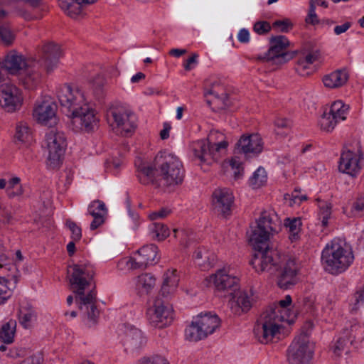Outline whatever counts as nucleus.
Masks as SVG:
<instances>
[{"instance_id": "1", "label": "nucleus", "mask_w": 364, "mask_h": 364, "mask_svg": "<svg viewBox=\"0 0 364 364\" xmlns=\"http://www.w3.org/2000/svg\"><path fill=\"white\" fill-rule=\"evenodd\" d=\"M279 226L276 215L267 211L261 213L256 225L252 228L250 237L255 250L250 263L257 272H268L274 274L280 270L278 286L287 289L297 282L298 267L295 260L287 259L277 249L268 245L270 237L278 232Z\"/></svg>"}, {"instance_id": "2", "label": "nucleus", "mask_w": 364, "mask_h": 364, "mask_svg": "<svg viewBox=\"0 0 364 364\" xmlns=\"http://www.w3.org/2000/svg\"><path fill=\"white\" fill-rule=\"evenodd\" d=\"M61 50L57 44L49 43L42 48L41 60L26 58L16 50L9 51L4 57L1 68L11 75L22 72L21 81L28 89L38 85L42 78L41 68L43 66L48 73L57 68Z\"/></svg>"}, {"instance_id": "3", "label": "nucleus", "mask_w": 364, "mask_h": 364, "mask_svg": "<svg viewBox=\"0 0 364 364\" xmlns=\"http://www.w3.org/2000/svg\"><path fill=\"white\" fill-rule=\"evenodd\" d=\"M95 272L90 265L74 264L68 270L70 289L75 295L82 321L92 327L97 323L100 311L96 306Z\"/></svg>"}, {"instance_id": "4", "label": "nucleus", "mask_w": 364, "mask_h": 364, "mask_svg": "<svg viewBox=\"0 0 364 364\" xmlns=\"http://www.w3.org/2000/svg\"><path fill=\"white\" fill-rule=\"evenodd\" d=\"M137 177L141 183L147 185L158 178L167 186L181 184L185 176V169L180 159L167 151H160L154 159V168L136 158L134 162Z\"/></svg>"}, {"instance_id": "5", "label": "nucleus", "mask_w": 364, "mask_h": 364, "mask_svg": "<svg viewBox=\"0 0 364 364\" xmlns=\"http://www.w3.org/2000/svg\"><path fill=\"white\" fill-rule=\"evenodd\" d=\"M60 105L70 112V125L75 132L92 130L97 124L95 110L77 86L64 84L57 89Z\"/></svg>"}, {"instance_id": "6", "label": "nucleus", "mask_w": 364, "mask_h": 364, "mask_svg": "<svg viewBox=\"0 0 364 364\" xmlns=\"http://www.w3.org/2000/svg\"><path fill=\"white\" fill-rule=\"evenodd\" d=\"M291 301V296L287 295L261 314L254 328L255 335L260 343H268L279 338L284 325L294 322L296 315L289 309Z\"/></svg>"}, {"instance_id": "7", "label": "nucleus", "mask_w": 364, "mask_h": 364, "mask_svg": "<svg viewBox=\"0 0 364 364\" xmlns=\"http://www.w3.org/2000/svg\"><path fill=\"white\" fill-rule=\"evenodd\" d=\"M355 259L351 247L340 238L328 242L321 252V263L324 270L333 275L345 272Z\"/></svg>"}, {"instance_id": "8", "label": "nucleus", "mask_w": 364, "mask_h": 364, "mask_svg": "<svg viewBox=\"0 0 364 364\" xmlns=\"http://www.w3.org/2000/svg\"><path fill=\"white\" fill-rule=\"evenodd\" d=\"M312 328L313 323L307 321L289 346L287 351L289 364H308L313 358L314 346L309 342L308 332Z\"/></svg>"}, {"instance_id": "9", "label": "nucleus", "mask_w": 364, "mask_h": 364, "mask_svg": "<svg viewBox=\"0 0 364 364\" xmlns=\"http://www.w3.org/2000/svg\"><path fill=\"white\" fill-rule=\"evenodd\" d=\"M42 146L47 154V167L52 169L59 167L62 164L63 156L67 147L64 132L57 129L48 131L45 134Z\"/></svg>"}, {"instance_id": "10", "label": "nucleus", "mask_w": 364, "mask_h": 364, "mask_svg": "<svg viewBox=\"0 0 364 364\" xmlns=\"http://www.w3.org/2000/svg\"><path fill=\"white\" fill-rule=\"evenodd\" d=\"M220 326V319L215 314L205 313L198 315L185 330L186 338L198 341L213 334Z\"/></svg>"}, {"instance_id": "11", "label": "nucleus", "mask_w": 364, "mask_h": 364, "mask_svg": "<svg viewBox=\"0 0 364 364\" xmlns=\"http://www.w3.org/2000/svg\"><path fill=\"white\" fill-rule=\"evenodd\" d=\"M269 43L268 50L263 55H259L258 59L282 65L293 59L299 53L297 50H287L290 46V41L285 36H272Z\"/></svg>"}, {"instance_id": "12", "label": "nucleus", "mask_w": 364, "mask_h": 364, "mask_svg": "<svg viewBox=\"0 0 364 364\" xmlns=\"http://www.w3.org/2000/svg\"><path fill=\"white\" fill-rule=\"evenodd\" d=\"M225 145V143L222 142L215 151L210 143L205 139H201L193 141L190 144V150L195 160H198L201 164H211L220 159Z\"/></svg>"}, {"instance_id": "13", "label": "nucleus", "mask_w": 364, "mask_h": 364, "mask_svg": "<svg viewBox=\"0 0 364 364\" xmlns=\"http://www.w3.org/2000/svg\"><path fill=\"white\" fill-rule=\"evenodd\" d=\"M349 112V106L342 100L333 102L328 113H324L320 119L321 129L325 132H332L336 125L346 120Z\"/></svg>"}, {"instance_id": "14", "label": "nucleus", "mask_w": 364, "mask_h": 364, "mask_svg": "<svg viewBox=\"0 0 364 364\" xmlns=\"http://www.w3.org/2000/svg\"><path fill=\"white\" fill-rule=\"evenodd\" d=\"M149 322L155 327L162 328L170 325L173 320L172 306L161 299L155 300L146 312Z\"/></svg>"}, {"instance_id": "15", "label": "nucleus", "mask_w": 364, "mask_h": 364, "mask_svg": "<svg viewBox=\"0 0 364 364\" xmlns=\"http://www.w3.org/2000/svg\"><path fill=\"white\" fill-rule=\"evenodd\" d=\"M113 126L122 135H127L134 132L136 125V116L127 107L114 106L110 109Z\"/></svg>"}, {"instance_id": "16", "label": "nucleus", "mask_w": 364, "mask_h": 364, "mask_svg": "<svg viewBox=\"0 0 364 364\" xmlns=\"http://www.w3.org/2000/svg\"><path fill=\"white\" fill-rule=\"evenodd\" d=\"M23 102L22 92L16 85L11 83L0 85V106L4 111L16 112L21 109Z\"/></svg>"}, {"instance_id": "17", "label": "nucleus", "mask_w": 364, "mask_h": 364, "mask_svg": "<svg viewBox=\"0 0 364 364\" xmlns=\"http://www.w3.org/2000/svg\"><path fill=\"white\" fill-rule=\"evenodd\" d=\"M158 254L159 249L156 245H144L126 261V265L133 269H144L159 261Z\"/></svg>"}, {"instance_id": "18", "label": "nucleus", "mask_w": 364, "mask_h": 364, "mask_svg": "<svg viewBox=\"0 0 364 364\" xmlns=\"http://www.w3.org/2000/svg\"><path fill=\"white\" fill-rule=\"evenodd\" d=\"M363 155L359 149L345 150L341 154L338 164L340 171L356 176L362 168Z\"/></svg>"}, {"instance_id": "19", "label": "nucleus", "mask_w": 364, "mask_h": 364, "mask_svg": "<svg viewBox=\"0 0 364 364\" xmlns=\"http://www.w3.org/2000/svg\"><path fill=\"white\" fill-rule=\"evenodd\" d=\"M210 282L213 284L218 291L228 292L230 294L239 289V278L230 274L225 269H220L212 274Z\"/></svg>"}, {"instance_id": "20", "label": "nucleus", "mask_w": 364, "mask_h": 364, "mask_svg": "<svg viewBox=\"0 0 364 364\" xmlns=\"http://www.w3.org/2000/svg\"><path fill=\"white\" fill-rule=\"evenodd\" d=\"M57 105L50 99H45L38 102L33 109V117L44 125H52L56 123Z\"/></svg>"}, {"instance_id": "21", "label": "nucleus", "mask_w": 364, "mask_h": 364, "mask_svg": "<svg viewBox=\"0 0 364 364\" xmlns=\"http://www.w3.org/2000/svg\"><path fill=\"white\" fill-rule=\"evenodd\" d=\"M146 343V337L139 328L133 326H124V335L122 344L127 353H134L141 350Z\"/></svg>"}, {"instance_id": "22", "label": "nucleus", "mask_w": 364, "mask_h": 364, "mask_svg": "<svg viewBox=\"0 0 364 364\" xmlns=\"http://www.w3.org/2000/svg\"><path fill=\"white\" fill-rule=\"evenodd\" d=\"M231 295L230 306L235 314L240 315L242 313H247L250 310L254 302V293L252 289H237Z\"/></svg>"}, {"instance_id": "23", "label": "nucleus", "mask_w": 364, "mask_h": 364, "mask_svg": "<svg viewBox=\"0 0 364 364\" xmlns=\"http://www.w3.org/2000/svg\"><path fill=\"white\" fill-rule=\"evenodd\" d=\"M234 202L232 192L226 188H218L214 191L212 196V204L215 212L227 217L230 214L231 208Z\"/></svg>"}, {"instance_id": "24", "label": "nucleus", "mask_w": 364, "mask_h": 364, "mask_svg": "<svg viewBox=\"0 0 364 364\" xmlns=\"http://www.w3.org/2000/svg\"><path fill=\"white\" fill-rule=\"evenodd\" d=\"M107 213V209L105 203L100 200L92 201L87 207V215L93 218L90 224V229L94 230L105 223V216Z\"/></svg>"}, {"instance_id": "25", "label": "nucleus", "mask_w": 364, "mask_h": 364, "mask_svg": "<svg viewBox=\"0 0 364 364\" xmlns=\"http://www.w3.org/2000/svg\"><path fill=\"white\" fill-rule=\"evenodd\" d=\"M349 73L346 68L338 69L326 74L322 77V82L326 88L337 89L346 84Z\"/></svg>"}, {"instance_id": "26", "label": "nucleus", "mask_w": 364, "mask_h": 364, "mask_svg": "<svg viewBox=\"0 0 364 364\" xmlns=\"http://www.w3.org/2000/svg\"><path fill=\"white\" fill-rule=\"evenodd\" d=\"M237 146L244 154H259L262 151L263 143L260 135L253 134L242 136L237 142Z\"/></svg>"}, {"instance_id": "27", "label": "nucleus", "mask_w": 364, "mask_h": 364, "mask_svg": "<svg viewBox=\"0 0 364 364\" xmlns=\"http://www.w3.org/2000/svg\"><path fill=\"white\" fill-rule=\"evenodd\" d=\"M193 257L196 264L202 270H208L213 267L217 261L215 254L204 247L196 250Z\"/></svg>"}, {"instance_id": "28", "label": "nucleus", "mask_w": 364, "mask_h": 364, "mask_svg": "<svg viewBox=\"0 0 364 364\" xmlns=\"http://www.w3.org/2000/svg\"><path fill=\"white\" fill-rule=\"evenodd\" d=\"M161 293L164 296L168 297L173 295L177 290L179 283V275L175 269H168L163 277Z\"/></svg>"}, {"instance_id": "29", "label": "nucleus", "mask_w": 364, "mask_h": 364, "mask_svg": "<svg viewBox=\"0 0 364 364\" xmlns=\"http://www.w3.org/2000/svg\"><path fill=\"white\" fill-rule=\"evenodd\" d=\"M96 0H58L59 6L71 18H77L82 12V4H92Z\"/></svg>"}, {"instance_id": "30", "label": "nucleus", "mask_w": 364, "mask_h": 364, "mask_svg": "<svg viewBox=\"0 0 364 364\" xmlns=\"http://www.w3.org/2000/svg\"><path fill=\"white\" fill-rule=\"evenodd\" d=\"M155 277L149 273L141 274L134 279L135 289L139 294H148L154 287Z\"/></svg>"}, {"instance_id": "31", "label": "nucleus", "mask_w": 364, "mask_h": 364, "mask_svg": "<svg viewBox=\"0 0 364 364\" xmlns=\"http://www.w3.org/2000/svg\"><path fill=\"white\" fill-rule=\"evenodd\" d=\"M284 226L289 233V238L291 242L300 238L302 222L300 218H287L284 220Z\"/></svg>"}, {"instance_id": "32", "label": "nucleus", "mask_w": 364, "mask_h": 364, "mask_svg": "<svg viewBox=\"0 0 364 364\" xmlns=\"http://www.w3.org/2000/svg\"><path fill=\"white\" fill-rule=\"evenodd\" d=\"M18 320L24 328H29L36 320L35 310L29 305L21 306L18 313Z\"/></svg>"}, {"instance_id": "33", "label": "nucleus", "mask_w": 364, "mask_h": 364, "mask_svg": "<svg viewBox=\"0 0 364 364\" xmlns=\"http://www.w3.org/2000/svg\"><path fill=\"white\" fill-rule=\"evenodd\" d=\"M7 16V12L0 10V39L6 46L12 44L15 39V36L11 30L9 24L3 21V18Z\"/></svg>"}, {"instance_id": "34", "label": "nucleus", "mask_w": 364, "mask_h": 364, "mask_svg": "<svg viewBox=\"0 0 364 364\" xmlns=\"http://www.w3.org/2000/svg\"><path fill=\"white\" fill-rule=\"evenodd\" d=\"M16 327V322L12 319L4 324L0 329V340L4 343H11L14 341Z\"/></svg>"}, {"instance_id": "35", "label": "nucleus", "mask_w": 364, "mask_h": 364, "mask_svg": "<svg viewBox=\"0 0 364 364\" xmlns=\"http://www.w3.org/2000/svg\"><path fill=\"white\" fill-rule=\"evenodd\" d=\"M6 193L10 198L19 197L23 194V188L19 177L13 176L8 180Z\"/></svg>"}, {"instance_id": "36", "label": "nucleus", "mask_w": 364, "mask_h": 364, "mask_svg": "<svg viewBox=\"0 0 364 364\" xmlns=\"http://www.w3.org/2000/svg\"><path fill=\"white\" fill-rule=\"evenodd\" d=\"M318 219L321 223L322 227L326 228L328 225V220L331 216V203L328 201L318 200Z\"/></svg>"}, {"instance_id": "37", "label": "nucleus", "mask_w": 364, "mask_h": 364, "mask_svg": "<svg viewBox=\"0 0 364 364\" xmlns=\"http://www.w3.org/2000/svg\"><path fill=\"white\" fill-rule=\"evenodd\" d=\"M223 92V87L218 80L215 79H208L205 80L204 85V95L205 97L213 95L218 98Z\"/></svg>"}, {"instance_id": "38", "label": "nucleus", "mask_w": 364, "mask_h": 364, "mask_svg": "<svg viewBox=\"0 0 364 364\" xmlns=\"http://www.w3.org/2000/svg\"><path fill=\"white\" fill-rule=\"evenodd\" d=\"M267 181V174L265 169L259 166L249 179L250 186L257 189L264 186Z\"/></svg>"}, {"instance_id": "39", "label": "nucleus", "mask_w": 364, "mask_h": 364, "mask_svg": "<svg viewBox=\"0 0 364 364\" xmlns=\"http://www.w3.org/2000/svg\"><path fill=\"white\" fill-rule=\"evenodd\" d=\"M149 232L153 238L162 241L170 235L169 229L164 224L154 223L149 226Z\"/></svg>"}, {"instance_id": "40", "label": "nucleus", "mask_w": 364, "mask_h": 364, "mask_svg": "<svg viewBox=\"0 0 364 364\" xmlns=\"http://www.w3.org/2000/svg\"><path fill=\"white\" fill-rule=\"evenodd\" d=\"M206 141L207 142L210 143V144L215 149V151H216V148H218L219 144H220L222 142H224L225 145L223 154L225 152L227 147L228 146V143L225 140V135L222 132L217 130L211 131Z\"/></svg>"}, {"instance_id": "41", "label": "nucleus", "mask_w": 364, "mask_h": 364, "mask_svg": "<svg viewBox=\"0 0 364 364\" xmlns=\"http://www.w3.org/2000/svg\"><path fill=\"white\" fill-rule=\"evenodd\" d=\"M15 136L22 142H28L31 139V131L27 123L20 122L16 124Z\"/></svg>"}, {"instance_id": "42", "label": "nucleus", "mask_w": 364, "mask_h": 364, "mask_svg": "<svg viewBox=\"0 0 364 364\" xmlns=\"http://www.w3.org/2000/svg\"><path fill=\"white\" fill-rule=\"evenodd\" d=\"M12 295L9 281L4 277H0V305L5 304Z\"/></svg>"}, {"instance_id": "43", "label": "nucleus", "mask_w": 364, "mask_h": 364, "mask_svg": "<svg viewBox=\"0 0 364 364\" xmlns=\"http://www.w3.org/2000/svg\"><path fill=\"white\" fill-rule=\"evenodd\" d=\"M295 70L300 76L302 77L309 76L314 73L312 65L306 62L300 57L296 61Z\"/></svg>"}, {"instance_id": "44", "label": "nucleus", "mask_w": 364, "mask_h": 364, "mask_svg": "<svg viewBox=\"0 0 364 364\" xmlns=\"http://www.w3.org/2000/svg\"><path fill=\"white\" fill-rule=\"evenodd\" d=\"M175 237H180V243L184 247H188L191 245V243L193 240V234L192 232H189L187 230H178L176 229L173 230Z\"/></svg>"}, {"instance_id": "45", "label": "nucleus", "mask_w": 364, "mask_h": 364, "mask_svg": "<svg viewBox=\"0 0 364 364\" xmlns=\"http://www.w3.org/2000/svg\"><path fill=\"white\" fill-rule=\"evenodd\" d=\"M272 28L277 31L287 33L293 28V23L289 18L277 20L273 22Z\"/></svg>"}, {"instance_id": "46", "label": "nucleus", "mask_w": 364, "mask_h": 364, "mask_svg": "<svg viewBox=\"0 0 364 364\" xmlns=\"http://www.w3.org/2000/svg\"><path fill=\"white\" fill-rule=\"evenodd\" d=\"M139 364H169V363L164 356L154 355L141 358Z\"/></svg>"}, {"instance_id": "47", "label": "nucleus", "mask_w": 364, "mask_h": 364, "mask_svg": "<svg viewBox=\"0 0 364 364\" xmlns=\"http://www.w3.org/2000/svg\"><path fill=\"white\" fill-rule=\"evenodd\" d=\"M66 225L71 232V238L74 241H79L82 237L81 228L71 220L66 221Z\"/></svg>"}, {"instance_id": "48", "label": "nucleus", "mask_w": 364, "mask_h": 364, "mask_svg": "<svg viewBox=\"0 0 364 364\" xmlns=\"http://www.w3.org/2000/svg\"><path fill=\"white\" fill-rule=\"evenodd\" d=\"M320 56L321 53L318 50H311L308 52L302 51L300 58L311 65H313L319 60Z\"/></svg>"}, {"instance_id": "49", "label": "nucleus", "mask_w": 364, "mask_h": 364, "mask_svg": "<svg viewBox=\"0 0 364 364\" xmlns=\"http://www.w3.org/2000/svg\"><path fill=\"white\" fill-rule=\"evenodd\" d=\"M230 166L233 171L235 178L238 179L242 176L243 167L237 157H233L229 161Z\"/></svg>"}, {"instance_id": "50", "label": "nucleus", "mask_w": 364, "mask_h": 364, "mask_svg": "<svg viewBox=\"0 0 364 364\" xmlns=\"http://www.w3.org/2000/svg\"><path fill=\"white\" fill-rule=\"evenodd\" d=\"M272 26L267 21H257L254 24L253 30L259 35H264L271 31Z\"/></svg>"}, {"instance_id": "51", "label": "nucleus", "mask_w": 364, "mask_h": 364, "mask_svg": "<svg viewBox=\"0 0 364 364\" xmlns=\"http://www.w3.org/2000/svg\"><path fill=\"white\" fill-rule=\"evenodd\" d=\"M305 21L308 24L316 25L319 23V20L316 14V6L313 3V0L311 1L309 14L306 17Z\"/></svg>"}, {"instance_id": "52", "label": "nucleus", "mask_w": 364, "mask_h": 364, "mask_svg": "<svg viewBox=\"0 0 364 364\" xmlns=\"http://www.w3.org/2000/svg\"><path fill=\"white\" fill-rule=\"evenodd\" d=\"M105 79L101 75L96 76L91 82L95 94L100 95L105 85Z\"/></svg>"}, {"instance_id": "53", "label": "nucleus", "mask_w": 364, "mask_h": 364, "mask_svg": "<svg viewBox=\"0 0 364 364\" xmlns=\"http://www.w3.org/2000/svg\"><path fill=\"white\" fill-rule=\"evenodd\" d=\"M349 343V340L346 337L339 338L334 346H333V352L336 355H339L346 348L347 345Z\"/></svg>"}, {"instance_id": "54", "label": "nucleus", "mask_w": 364, "mask_h": 364, "mask_svg": "<svg viewBox=\"0 0 364 364\" xmlns=\"http://www.w3.org/2000/svg\"><path fill=\"white\" fill-rule=\"evenodd\" d=\"M354 301L353 309L356 310L364 306V286L354 294Z\"/></svg>"}, {"instance_id": "55", "label": "nucleus", "mask_w": 364, "mask_h": 364, "mask_svg": "<svg viewBox=\"0 0 364 364\" xmlns=\"http://www.w3.org/2000/svg\"><path fill=\"white\" fill-rule=\"evenodd\" d=\"M43 357L40 353H33L27 356L19 364H41Z\"/></svg>"}, {"instance_id": "56", "label": "nucleus", "mask_w": 364, "mask_h": 364, "mask_svg": "<svg viewBox=\"0 0 364 364\" xmlns=\"http://www.w3.org/2000/svg\"><path fill=\"white\" fill-rule=\"evenodd\" d=\"M307 197L306 195L300 194V192L295 189L291 196V205H300L301 202L306 200Z\"/></svg>"}, {"instance_id": "57", "label": "nucleus", "mask_w": 364, "mask_h": 364, "mask_svg": "<svg viewBox=\"0 0 364 364\" xmlns=\"http://www.w3.org/2000/svg\"><path fill=\"white\" fill-rule=\"evenodd\" d=\"M171 213V210L167 208H161L159 210L152 212L149 214V217L150 220H155L159 218H166Z\"/></svg>"}, {"instance_id": "58", "label": "nucleus", "mask_w": 364, "mask_h": 364, "mask_svg": "<svg viewBox=\"0 0 364 364\" xmlns=\"http://www.w3.org/2000/svg\"><path fill=\"white\" fill-rule=\"evenodd\" d=\"M28 351L22 348H14L9 350V355L14 358H23L27 355Z\"/></svg>"}, {"instance_id": "59", "label": "nucleus", "mask_w": 364, "mask_h": 364, "mask_svg": "<svg viewBox=\"0 0 364 364\" xmlns=\"http://www.w3.org/2000/svg\"><path fill=\"white\" fill-rule=\"evenodd\" d=\"M198 55L196 53L193 54L191 57H189L184 63V69L186 70H191L193 69L195 66L198 64Z\"/></svg>"}, {"instance_id": "60", "label": "nucleus", "mask_w": 364, "mask_h": 364, "mask_svg": "<svg viewBox=\"0 0 364 364\" xmlns=\"http://www.w3.org/2000/svg\"><path fill=\"white\" fill-rule=\"evenodd\" d=\"M237 39L241 43H247L250 40V32L247 28H241L237 33Z\"/></svg>"}, {"instance_id": "61", "label": "nucleus", "mask_w": 364, "mask_h": 364, "mask_svg": "<svg viewBox=\"0 0 364 364\" xmlns=\"http://www.w3.org/2000/svg\"><path fill=\"white\" fill-rule=\"evenodd\" d=\"M352 26V23L346 21L341 25H338L334 27L333 32L336 36L341 35L346 33Z\"/></svg>"}, {"instance_id": "62", "label": "nucleus", "mask_w": 364, "mask_h": 364, "mask_svg": "<svg viewBox=\"0 0 364 364\" xmlns=\"http://www.w3.org/2000/svg\"><path fill=\"white\" fill-rule=\"evenodd\" d=\"M274 124L278 129H289L291 125V122L286 118H277L274 122Z\"/></svg>"}, {"instance_id": "63", "label": "nucleus", "mask_w": 364, "mask_h": 364, "mask_svg": "<svg viewBox=\"0 0 364 364\" xmlns=\"http://www.w3.org/2000/svg\"><path fill=\"white\" fill-rule=\"evenodd\" d=\"M171 129V125L169 122H164L163 124V129L160 132V137L164 140L169 137V132Z\"/></svg>"}, {"instance_id": "64", "label": "nucleus", "mask_w": 364, "mask_h": 364, "mask_svg": "<svg viewBox=\"0 0 364 364\" xmlns=\"http://www.w3.org/2000/svg\"><path fill=\"white\" fill-rule=\"evenodd\" d=\"M353 208L355 210L360 212L364 210V200L360 199L353 203Z\"/></svg>"}]
</instances>
